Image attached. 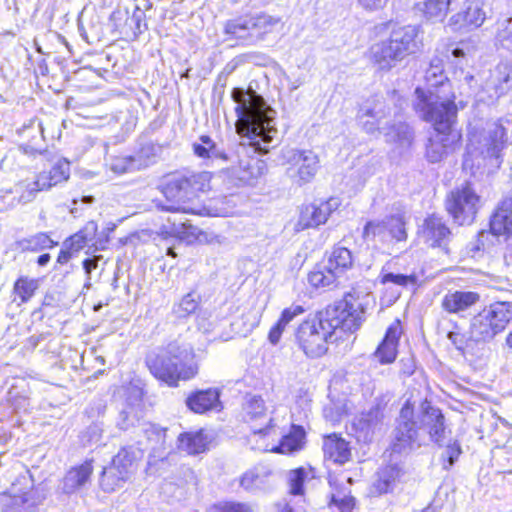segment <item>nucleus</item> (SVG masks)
Segmentation results:
<instances>
[{
  "label": "nucleus",
  "instance_id": "obj_1",
  "mask_svg": "<svg viewBox=\"0 0 512 512\" xmlns=\"http://www.w3.org/2000/svg\"><path fill=\"white\" fill-rule=\"evenodd\" d=\"M237 104L235 123L237 133L247 140L244 145L258 154H266L278 144V130L275 127L276 111L256 91L236 87L231 92Z\"/></svg>",
  "mask_w": 512,
  "mask_h": 512
},
{
  "label": "nucleus",
  "instance_id": "obj_2",
  "mask_svg": "<svg viewBox=\"0 0 512 512\" xmlns=\"http://www.w3.org/2000/svg\"><path fill=\"white\" fill-rule=\"evenodd\" d=\"M207 185L208 176L205 173L174 175L166 180L161 191L170 204L158 203L157 207L163 211L176 213V215L167 218L166 223L160 226L159 234L165 237H175L187 243H192L197 239L198 228L178 214L194 213L185 204L195 198L198 192L204 191Z\"/></svg>",
  "mask_w": 512,
  "mask_h": 512
},
{
  "label": "nucleus",
  "instance_id": "obj_3",
  "mask_svg": "<svg viewBox=\"0 0 512 512\" xmlns=\"http://www.w3.org/2000/svg\"><path fill=\"white\" fill-rule=\"evenodd\" d=\"M413 107L425 121L431 122L435 135L430 137L426 146V157L430 163H438L454 150L460 135L452 132L456 122L457 107L452 101H446L439 95L417 89Z\"/></svg>",
  "mask_w": 512,
  "mask_h": 512
},
{
  "label": "nucleus",
  "instance_id": "obj_4",
  "mask_svg": "<svg viewBox=\"0 0 512 512\" xmlns=\"http://www.w3.org/2000/svg\"><path fill=\"white\" fill-rule=\"evenodd\" d=\"M146 364L155 378L171 387L194 378L199 370L193 348L177 340L150 352Z\"/></svg>",
  "mask_w": 512,
  "mask_h": 512
},
{
  "label": "nucleus",
  "instance_id": "obj_5",
  "mask_svg": "<svg viewBox=\"0 0 512 512\" xmlns=\"http://www.w3.org/2000/svg\"><path fill=\"white\" fill-rule=\"evenodd\" d=\"M417 37L418 29L415 26L409 25L393 30L388 40L371 47L373 61L379 69L390 70L418 50Z\"/></svg>",
  "mask_w": 512,
  "mask_h": 512
},
{
  "label": "nucleus",
  "instance_id": "obj_6",
  "mask_svg": "<svg viewBox=\"0 0 512 512\" xmlns=\"http://www.w3.org/2000/svg\"><path fill=\"white\" fill-rule=\"evenodd\" d=\"M279 22L280 18L266 13L246 14L226 21L224 33L231 39L255 45L263 41L267 34L272 33Z\"/></svg>",
  "mask_w": 512,
  "mask_h": 512
},
{
  "label": "nucleus",
  "instance_id": "obj_7",
  "mask_svg": "<svg viewBox=\"0 0 512 512\" xmlns=\"http://www.w3.org/2000/svg\"><path fill=\"white\" fill-rule=\"evenodd\" d=\"M364 314L362 303L354 295L348 293L343 299L328 305L317 316L327 327L331 328L332 332L336 329L354 332L362 325L365 319Z\"/></svg>",
  "mask_w": 512,
  "mask_h": 512
},
{
  "label": "nucleus",
  "instance_id": "obj_8",
  "mask_svg": "<svg viewBox=\"0 0 512 512\" xmlns=\"http://www.w3.org/2000/svg\"><path fill=\"white\" fill-rule=\"evenodd\" d=\"M425 437L415 420L414 407L409 400L402 406L392 432V454L407 455L424 443Z\"/></svg>",
  "mask_w": 512,
  "mask_h": 512
},
{
  "label": "nucleus",
  "instance_id": "obj_9",
  "mask_svg": "<svg viewBox=\"0 0 512 512\" xmlns=\"http://www.w3.org/2000/svg\"><path fill=\"white\" fill-rule=\"evenodd\" d=\"M332 335L331 328L327 327L318 316H315L300 324L296 332V339L307 357L319 358L327 352L328 339Z\"/></svg>",
  "mask_w": 512,
  "mask_h": 512
},
{
  "label": "nucleus",
  "instance_id": "obj_10",
  "mask_svg": "<svg viewBox=\"0 0 512 512\" xmlns=\"http://www.w3.org/2000/svg\"><path fill=\"white\" fill-rule=\"evenodd\" d=\"M352 265V252L346 247L335 246L328 256L327 263L308 274V282L315 288H329Z\"/></svg>",
  "mask_w": 512,
  "mask_h": 512
},
{
  "label": "nucleus",
  "instance_id": "obj_11",
  "mask_svg": "<svg viewBox=\"0 0 512 512\" xmlns=\"http://www.w3.org/2000/svg\"><path fill=\"white\" fill-rule=\"evenodd\" d=\"M506 142V130L498 123L489 124L481 132L469 133V142L467 144V153L472 157L481 156L484 159L500 158V152Z\"/></svg>",
  "mask_w": 512,
  "mask_h": 512
},
{
  "label": "nucleus",
  "instance_id": "obj_12",
  "mask_svg": "<svg viewBox=\"0 0 512 512\" xmlns=\"http://www.w3.org/2000/svg\"><path fill=\"white\" fill-rule=\"evenodd\" d=\"M284 163L288 165L286 175L298 186L313 180L318 167V156L311 150L285 149L282 152Z\"/></svg>",
  "mask_w": 512,
  "mask_h": 512
},
{
  "label": "nucleus",
  "instance_id": "obj_13",
  "mask_svg": "<svg viewBox=\"0 0 512 512\" xmlns=\"http://www.w3.org/2000/svg\"><path fill=\"white\" fill-rule=\"evenodd\" d=\"M480 208V197L470 184L456 188L446 199V209L459 225L471 224Z\"/></svg>",
  "mask_w": 512,
  "mask_h": 512
},
{
  "label": "nucleus",
  "instance_id": "obj_14",
  "mask_svg": "<svg viewBox=\"0 0 512 512\" xmlns=\"http://www.w3.org/2000/svg\"><path fill=\"white\" fill-rule=\"evenodd\" d=\"M363 238L368 241L378 240L381 243L395 240L406 241V220L403 213L386 216L382 220L368 221L363 229Z\"/></svg>",
  "mask_w": 512,
  "mask_h": 512
},
{
  "label": "nucleus",
  "instance_id": "obj_15",
  "mask_svg": "<svg viewBox=\"0 0 512 512\" xmlns=\"http://www.w3.org/2000/svg\"><path fill=\"white\" fill-rule=\"evenodd\" d=\"M418 418L420 432L424 436L425 433H428L431 441L442 446L445 437V418L442 411L425 400L420 405Z\"/></svg>",
  "mask_w": 512,
  "mask_h": 512
},
{
  "label": "nucleus",
  "instance_id": "obj_16",
  "mask_svg": "<svg viewBox=\"0 0 512 512\" xmlns=\"http://www.w3.org/2000/svg\"><path fill=\"white\" fill-rule=\"evenodd\" d=\"M390 114V107L382 97L368 99L359 109L358 119L363 129L370 134L382 129L381 121Z\"/></svg>",
  "mask_w": 512,
  "mask_h": 512
},
{
  "label": "nucleus",
  "instance_id": "obj_17",
  "mask_svg": "<svg viewBox=\"0 0 512 512\" xmlns=\"http://www.w3.org/2000/svg\"><path fill=\"white\" fill-rule=\"evenodd\" d=\"M420 236L431 247L446 248L451 232L441 217L431 215L427 217L420 230Z\"/></svg>",
  "mask_w": 512,
  "mask_h": 512
},
{
  "label": "nucleus",
  "instance_id": "obj_18",
  "mask_svg": "<svg viewBox=\"0 0 512 512\" xmlns=\"http://www.w3.org/2000/svg\"><path fill=\"white\" fill-rule=\"evenodd\" d=\"M338 200L330 198L326 202H322L320 205L309 204L306 205L300 214L298 224L302 229L317 227L324 224L331 212L338 207Z\"/></svg>",
  "mask_w": 512,
  "mask_h": 512
},
{
  "label": "nucleus",
  "instance_id": "obj_19",
  "mask_svg": "<svg viewBox=\"0 0 512 512\" xmlns=\"http://www.w3.org/2000/svg\"><path fill=\"white\" fill-rule=\"evenodd\" d=\"M92 473V461L88 460L70 468L61 481V491L68 495L80 491L90 482Z\"/></svg>",
  "mask_w": 512,
  "mask_h": 512
},
{
  "label": "nucleus",
  "instance_id": "obj_20",
  "mask_svg": "<svg viewBox=\"0 0 512 512\" xmlns=\"http://www.w3.org/2000/svg\"><path fill=\"white\" fill-rule=\"evenodd\" d=\"M70 163L66 159H59L49 171L41 172L34 181V188L30 192L33 196L34 191L50 189L69 179Z\"/></svg>",
  "mask_w": 512,
  "mask_h": 512
},
{
  "label": "nucleus",
  "instance_id": "obj_21",
  "mask_svg": "<svg viewBox=\"0 0 512 512\" xmlns=\"http://www.w3.org/2000/svg\"><path fill=\"white\" fill-rule=\"evenodd\" d=\"M425 80L427 82L428 87L422 88L417 87V89H422L425 92H431L433 94L439 95L442 99L446 101H452L454 102L455 97L449 98L445 91L450 88V84L447 80V78L443 74V63L441 59H433L430 63V67L426 70L425 73Z\"/></svg>",
  "mask_w": 512,
  "mask_h": 512
},
{
  "label": "nucleus",
  "instance_id": "obj_22",
  "mask_svg": "<svg viewBox=\"0 0 512 512\" xmlns=\"http://www.w3.org/2000/svg\"><path fill=\"white\" fill-rule=\"evenodd\" d=\"M491 232L496 236L512 235V195L497 205L490 219Z\"/></svg>",
  "mask_w": 512,
  "mask_h": 512
},
{
  "label": "nucleus",
  "instance_id": "obj_23",
  "mask_svg": "<svg viewBox=\"0 0 512 512\" xmlns=\"http://www.w3.org/2000/svg\"><path fill=\"white\" fill-rule=\"evenodd\" d=\"M400 335L401 325L396 321L388 327L382 342L374 352V356L381 364H390L395 361Z\"/></svg>",
  "mask_w": 512,
  "mask_h": 512
},
{
  "label": "nucleus",
  "instance_id": "obj_24",
  "mask_svg": "<svg viewBox=\"0 0 512 512\" xmlns=\"http://www.w3.org/2000/svg\"><path fill=\"white\" fill-rule=\"evenodd\" d=\"M487 91H493L495 97H501L512 89V65L500 62L491 72L486 81Z\"/></svg>",
  "mask_w": 512,
  "mask_h": 512
},
{
  "label": "nucleus",
  "instance_id": "obj_25",
  "mask_svg": "<svg viewBox=\"0 0 512 512\" xmlns=\"http://www.w3.org/2000/svg\"><path fill=\"white\" fill-rule=\"evenodd\" d=\"M383 135L385 141L395 146L399 153L407 151L414 140V133L410 126L404 122L394 123L387 127H383Z\"/></svg>",
  "mask_w": 512,
  "mask_h": 512
},
{
  "label": "nucleus",
  "instance_id": "obj_26",
  "mask_svg": "<svg viewBox=\"0 0 512 512\" xmlns=\"http://www.w3.org/2000/svg\"><path fill=\"white\" fill-rule=\"evenodd\" d=\"M220 392L215 388L192 392L186 399L187 407L194 413L202 414L220 406Z\"/></svg>",
  "mask_w": 512,
  "mask_h": 512
},
{
  "label": "nucleus",
  "instance_id": "obj_27",
  "mask_svg": "<svg viewBox=\"0 0 512 512\" xmlns=\"http://www.w3.org/2000/svg\"><path fill=\"white\" fill-rule=\"evenodd\" d=\"M469 330L472 340H476L477 344L488 343L499 335L498 329L484 309L471 319Z\"/></svg>",
  "mask_w": 512,
  "mask_h": 512
},
{
  "label": "nucleus",
  "instance_id": "obj_28",
  "mask_svg": "<svg viewBox=\"0 0 512 512\" xmlns=\"http://www.w3.org/2000/svg\"><path fill=\"white\" fill-rule=\"evenodd\" d=\"M323 452L326 459L337 464H344L351 457L349 443L335 433L324 437Z\"/></svg>",
  "mask_w": 512,
  "mask_h": 512
},
{
  "label": "nucleus",
  "instance_id": "obj_29",
  "mask_svg": "<svg viewBox=\"0 0 512 512\" xmlns=\"http://www.w3.org/2000/svg\"><path fill=\"white\" fill-rule=\"evenodd\" d=\"M142 456L143 452L140 448L125 446L113 457L110 465L119 470L121 475L124 474L131 478L136 472L138 461Z\"/></svg>",
  "mask_w": 512,
  "mask_h": 512
},
{
  "label": "nucleus",
  "instance_id": "obj_30",
  "mask_svg": "<svg viewBox=\"0 0 512 512\" xmlns=\"http://www.w3.org/2000/svg\"><path fill=\"white\" fill-rule=\"evenodd\" d=\"M480 300V295L472 291H455L444 296L443 308L449 313L460 314L475 305Z\"/></svg>",
  "mask_w": 512,
  "mask_h": 512
},
{
  "label": "nucleus",
  "instance_id": "obj_31",
  "mask_svg": "<svg viewBox=\"0 0 512 512\" xmlns=\"http://www.w3.org/2000/svg\"><path fill=\"white\" fill-rule=\"evenodd\" d=\"M403 475V469L399 464L387 465L378 471L377 479L373 483V488L379 494L387 493L394 488Z\"/></svg>",
  "mask_w": 512,
  "mask_h": 512
},
{
  "label": "nucleus",
  "instance_id": "obj_32",
  "mask_svg": "<svg viewBox=\"0 0 512 512\" xmlns=\"http://www.w3.org/2000/svg\"><path fill=\"white\" fill-rule=\"evenodd\" d=\"M488 317L493 321L499 334H501L512 322V303L508 301H497L484 308Z\"/></svg>",
  "mask_w": 512,
  "mask_h": 512
},
{
  "label": "nucleus",
  "instance_id": "obj_33",
  "mask_svg": "<svg viewBox=\"0 0 512 512\" xmlns=\"http://www.w3.org/2000/svg\"><path fill=\"white\" fill-rule=\"evenodd\" d=\"M385 406L381 402H377L369 411L360 415L356 427L366 434H373L381 429L384 420Z\"/></svg>",
  "mask_w": 512,
  "mask_h": 512
},
{
  "label": "nucleus",
  "instance_id": "obj_34",
  "mask_svg": "<svg viewBox=\"0 0 512 512\" xmlns=\"http://www.w3.org/2000/svg\"><path fill=\"white\" fill-rule=\"evenodd\" d=\"M209 440L203 431L185 432L178 437V448L188 454H199L207 449Z\"/></svg>",
  "mask_w": 512,
  "mask_h": 512
},
{
  "label": "nucleus",
  "instance_id": "obj_35",
  "mask_svg": "<svg viewBox=\"0 0 512 512\" xmlns=\"http://www.w3.org/2000/svg\"><path fill=\"white\" fill-rule=\"evenodd\" d=\"M485 12L478 3H471L467 6L463 13H458L450 19L451 25H459V27L477 28L482 25L485 20Z\"/></svg>",
  "mask_w": 512,
  "mask_h": 512
},
{
  "label": "nucleus",
  "instance_id": "obj_36",
  "mask_svg": "<svg viewBox=\"0 0 512 512\" xmlns=\"http://www.w3.org/2000/svg\"><path fill=\"white\" fill-rule=\"evenodd\" d=\"M272 475V470L266 466H255L253 469L245 472L240 479V485L247 491H253L263 488Z\"/></svg>",
  "mask_w": 512,
  "mask_h": 512
},
{
  "label": "nucleus",
  "instance_id": "obj_37",
  "mask_svg": "<svg viewBox=\"0 0 512 512\" xmlns=\"http://www.w3.org/2000/svg\"><path fill=\"white\" fill-rule=\"evenodd\" d=\"M57 243L45 232H39L15 242V248L21 252H39L53 248Z\"/></svg>",
  "mask_w": 512,
  "mask_h": 512
},
{
  "label": "nucleus",
  "instance_id": "obj_38",
  "mask_svg": "<svg viewBox=\"0 0 512 512\" xmlns=\"http://www.w3.org/2000/svg\"><path fill=\"white\" fill-rule=\"evenodd\" d=\"M305 440V430L298 425H292L290 432L283 436L280 444L275 448L276 452L291 454L302 449Z\"/></svg>",
  "mask_w": 512,
  "mask_h": 512
},
{
  "label": "nucleus",
  "instance_id": "obj_39",
  "mask_svg": "<svg viewBox=\"0 0 512 512\" xmlns=\"http://www.w3.org/2000/svg\"><path fill=\"white\" fill-rule=\"evenodd\" d=\"M39 287V280L29 278L28 276L19 277L13 286V294L15 295L13 301L17 302V305L28 302L35 291Z\"/></svg>",
  "mask_w": 512,
  "mask_h": 512
},
{
  "label": "nucleus",
  "instance_id": "obj_40",
  "mask_svg": "<svg viewBox=\"0 0 512 512\" xmlns=\"http://www.w3.org/2000/svg\"><path fill=\"white\" fill-rule=\"evenodd\" d=\"M130 479V477L120 474V471L109 465L105 467L100 477V487L104 492H114L123 487V485Z\"/></svg>",
  "mask_w": 512,
  "mask_h": 512
},
{
  "label": "nucleus",
  "instance_id": "obj_41",
  "mask_svg": "<svg viewBox=\"0 0 512 512\" xmlns=\"http://www.w3.org/2000/svg\"><path fill=\"white\" fill-rule=\"evenodd\" d=\"M149 161L141 155L116 157L111 162V170L118 174L133 172L147 167Z\"/></svg>",
  "mask_w": 512,
  "mask_h": 512
},
{
  "label": "nucleus",
  "instance_id": "obj_42",
  "mask_svg": "<svg viewBox=\"0 0 512 512\" xmlns=\"http://www.w3.org/2000/svg\"><path fill=\"white\" fill-rule=\"evenodd\" d=\"M97 231V224L93 221L88 222L83 229L68 238L64 245L66 249L72 252L81 250L88 241L92 240Z\"/></svg>",
  "mask_w": 512,
  "mask_h": 512
},
{
  "label": "nucleus",
  "instance_id": "obj_43",
  "mask_svg": "<svg viewBox=\"0 0 512 512\" xmlns=\"http://www.w3.org/2000/svg\"><path fill=\"white\" fill-rule=\"evenodd\" d=\"M241 174L239 179L247 185H254L267 171L264 161L259 159H250L245 165L241 164Z\"/></svg>",
  "mask_w": 512,
  "mask_h": 512
},
{
  "label": "nucleus",
  "instance_id": "obj_44",
  "mask_svg": "<svg viewBox=\"0 0 512 512\" xmlns=\"http://www.w3.org/2000/svg\"><path fill=\"white\" fill-rule=\"evenodd\" d=\"M141 409L134 405H126L119 413L116 425L119 429L127 431L138 426L140 429Z\"/></svg>",
  "mask_w": 512,
  "mask_h": 512
},
{
  "label": "nucleus",
  "instance_id": "obj_45",
  "mask_svg": "<svg viewBox=\"0 0 512 512\" xmlns=\"http://www.w3.org/2000/svg\"><path fill=\"white\" fill-rule=\"evenodd\" d=\"M452 0H425L423 3V12L427 19L431 21H442L448 11Z\"/></svg>",
  "mask_w": 512,
  "mask_h": 512
},
{
  "label": "nucleus",
  "instance_id": "obj_46",
  "mask_svg": "<svg viewBox=\"0 0 512 512\" xmlns=\"http://www.w3.org/2000/svg\"><path fill=\"white\" fill-rule=\"evenodd\" d=\"M329 507L332 512H354L355 498L344 489H336L331 494Z\"/></svg>",
  "mask_w": 512,
  "mask_h": 512
},
{
  "label": "nucleus",
  "instance_id": "obj_47",
  "mask_svg": "<svg viewBox=\"0 0 512 512\" xmlns=\"http://www.w3.org/2000/svg\"><path fill=\"white\" fill-rule=\"evenodd\" d=\"M199 307V296L195 293L186 294L177 304L173 306V313L177 318H187Z\"/></svg>",
  "mask_w": 512,
  "mask_h": 512
},
{
  "label": "nucleus",
  "instance_id": "obj_48",
  "mask_svg": "<svg viewBox=\"0 0 512 512\" xmlns=\"http://www.w3.org/2000/svg\"><path fill=\"white\" fill-rule=\"evenodd\" d=\"M139 431L144 434L147 442L152 446L162 445L165 442L166 430L156 424L143 422Z\"/></svg>",
  "mask_w": 512,
  "mask_h": 512
},
{
  "label": "nucleus",
  "instance_id": "obj_49",
  "mask_svg": "<svg viewBox=\"0 0 512 512\" xmlns=\"http://www.w3.org/2000/svg\"><path fill=\"white\" fill-rule=\"evenodd\" d=\"M448 339L459 350L462 354L466 352H472L477 345L476 340H472L471 331L469 330L468 335L458 331H451L447 335Z\"/></svg>",
  "mask_w": 512,
  "mask_h": 512
},
{
  "label": "nucleus",
  "instance_id": "obj_50",
  "mask_svg": "<svg viewBox=\"0 0 512 512\" xmlns=\"http://www.w3.org/2000/svg\"><path fill=\"white\" fill-rule=\"evenodd\" d=\"M244 412L249 419H257L265 414L264 400L257 395H249L244 404Z\"/></svg>",
  "mask_w": 512,
  "mask_h": 512
},
{
  "label": "nucleus",
  "instance_id": "obj_51",
  "mask_svg": "<svg viewBox=\"0 0 512 512\" xmlns=\"http://www.w3.org/2000/svg\"><path fill=\"white\" fill-rule=\"evenodd\" d=\"M380 281L382 284L386 283H394L401 287L408 286H416L418 282V277L416 274H394V273H384L380 276Z\"/></svg>",
  "mask_w": 512,
  "mask_h": 512
},
{
  "label": "nucleus",
  "instance_id": "obj_52",
  "mask_svg": "<svg viewBox=\"0 0 512 512\" xmlns=\"http://www.w3.org/2000/svg\"><path fill=\"white\" fill-rule=\"evenodd\" d=\"M497 40L505 48L512 46V18L505 19L499 23Z\"/></svg>",
  "mask_w": 512,
  "mask_h": 512
},
{
  "label": "nucleus",
  "instance_id": "obj_53",
  "mask_svg": "<svg viewBox=\"0 0 512 512\" xmlns=\"http://www.w3.org/2000/svg\"><path fill=\"white\" fill-rule=\"evenodd\" d=\"M305 480V471L303 468L292 470L289 474L290 493L301 495L303 493V484Z\"/></svg>",
  "mask_w": 512,
  "mask_h": 512
},
{
  "label": "nucleus",
  "instance_id": "obj_54",
  "mask_svg": "<svg viewBox=\"0 0 512 512\" xmlns=\"http://www.w3.org/2000/svg\"><path fill=\"white\" fill-rule=\"evenodd\" d=\"M211 147H213V139L208 135H202L199 137V142L193 144V151L198 157L207 158Z\"/></svg>",
  "mask_w": 512,
  "mask_h": 512
},
{
  "label": "nucleus",
  "instance_id": "obj_55",
  "mask_svg": "<svg viewBox=\"0 0 512 512\" xmlns=\"http://www.w3.org/2000/svg\"><path fill=\"white\" fill-rule=\"evenodd\" d=\"M460 454V444H458L457 442L448 444L442 453L443 460L448 462V465H445L444 468L449 469L451 466H453Z\"/></svg>",
  "mask_w": 512,
  "mask_h": 512
},
{
  "label": "nucleus",
  "instance_id": "obj_56",
  "mask_svg": "<svg viewBox=\"0 0 512 512\" xmlns=\"http://www.w3.org/2000/svg\"><path fill=\"white\" fill-rule=\"evenodd\" d=\"M215 512H252L251 507L245 503L224 502L215 505Z\"/></svg>",
  "mask_w": 512,
  "mask_h": 512
},
{
  "label": "nucleus",
  "instance_id": "obj_57",
  "mask_svg": "<svg viewBox=\"0 0 512 512\" xmlns=\"http://www.w3.org/2000/svg\"><path fill=\"white\" fill-rule=\"evenodd\" d=\"M305 312V309L301 305H291L288 308H285L280 318L282 319V322H285L286 325H288L295 317L302 315Z\"/></svg>",
  "mask_w": 512,
  "mask_h": 512
},
{
  "label": "nucleus",
  "instance_id": "obj_58",
  "mask_svg": "<svg viewBox=\"0 0 512 512\" xmlns=\"http://www.w3.org/2000/svg\"><path fill=\"white\" fill-rule=\"evenodd\" d=\"M286 326L285 322H282V319L279 318L277 323L269 331L268 339L271 344L276 345L280 341Z\"/></svg>",
  "mask_w": 512,
  "mask_h": 512
},
{
  "label": "nucleus",
  "instance_id": "obj_59",
  "mask_svg": "<svg viewBox=\"0 0 512 512\" xmlns=\"http://www.w3.org/2000/svg\"><path fill=\"white\" fill-rule=\"evenodd\" d=\"M400 373L405 376H411L416 369L415 360L412 356L404 357L400 360Z\"/></svg>",
  "mask_w": 512,
  "mask_h": 512
},
{
  "label": "nucleus",
  "instance_id": "obj_60",
  "mask_svg": "<svg viewBox=\"0 0 512 512\" xmlns=\"http://www.w3.org/2000/svg\"><path fill=\"white\" fill-rule=\"evenodd\" d=\"M9 401L16 411L21 409L26 410L27 398L23 396L18 397L13 390L9 391Z\"/></svg>",
  "mask_w": 512,
  "mask_h": 512
},
{
  "label": "nucleus",
  "instance_id": "obj_61",
  "mask_svg": "<svg viewBox=\"0 0 512 512\" xmlns=\"http://www.w3.org/2000/svg\"><path fill=\"white\" fill-rule=\"evenodd\" d=\"M210 158L211 159H219L224 162H227L229 160V156L227 155V153L223 149H220L214 141H213V147H211V150H209L207 159H210Z\"/></svg>",
  "mask_w": 512,
  "mask_h": 512
},
{
  "label": "nucleus",
  "instance_id": "obj_62",
  "mask_svg": "<svg viewBox=\"0 0 512 512\" xmlns=\"http://www.w3.org/2000/svg\"><path fill=\"white\" fill-rule=\"evenodd\" d=\"M101 258L102 256H96L94 258H87L83 261V269L85 270L86 274L90 275L91 272L97 268L98 260Z\"/></svg>",
  "mask_w": 512,
  "mask_h": 512
},
{
  "label": "nucleus",
  "instance_id": "obj_63",
  "mask_svg": "<svg viewBox=\"0 0 512 512\" xmlns=\"http://www.w3.org/2000/svg\"><path fill=\"white\" fill-rule=\"evenodd\" d=\"M153 148L151 146L143 147L135 155H141L143 159L149 161L147 167L154 162V154L152 153Z\"/></svg>",
  "mask_w": 512,
  "mask_h": 512
},
{
  "label": "nucleus",
  "instance_id": "obj_64",
  "mask_svg": "<svg viewBox=\"0 0 512 512\" xmlns=\"http://www.w3.org/2000/svg\"><path fill=\"white\" fill-rule=\"evenodd\" d=\"M359 3L369 10L378 9L382 6V0H358Z\"/></svg>",
  "mask_w": 512,
  "mask_h": 512
}]
</instances>
